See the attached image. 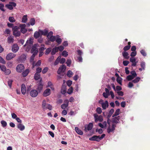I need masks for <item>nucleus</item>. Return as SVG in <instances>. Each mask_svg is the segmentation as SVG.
Here are the masks:
<instances>
[{
  "instance_id": "obj_20",
  "label": "nucleus",
  "mask_w": 150,
  "mask_h": 150,
  "mask_svg": "<svg viewBox=\"0 0 150 150\" xmlns=\"http://www.w3.org/2000/svg\"><path fill=\"white\" fill-rule=\"evenodd\" d=\"M120 116H119L117 117H114L112 120V122L113 123H115L116 124L118 123L119 122V120L120 119Z\"/></svg>"
},
{
  "instance_id": "obj_49",
  "label": "nucleus",
  "mask_w": 150,
  "mask_h": 150,
  "mask_svg": "<svg viewBox=\"0 0 150 150\" xmlns=\"http://www.w3.org/2000/svg\"><path fill=\"white\" fill-rule=\"evenodd\" d=\"M73 72L69 70L68 71L67 73V76L69 77H71L73 75Z\"/></svg>"
},
{
  "instance_id": "obj_5",
  "label": "nucleus",
  "mask_w": 150,
  "mask_h": 150,
  "mask_svg": "<svg viewBox=\"0 0 150 150\" xmlns=\"http://www.w3.org/2000/svg\"><path fill=\"white\" fill-rule=\"evenodd\" d=\"M93 115L96 122H97L98 121L101 122L103 121V117L102 115L98 116L97 114H94Z\"/></svg>"
},
{
  "instance_id": "obj_33",
  "label": "nucleus",
  "mask_w": 150,
  "mask_h": 150,
  "mask_svg": "<svg viewBox=\"0 0 150 150\" xmlns=\"http://www.w3.org/2000/svg\"><path fill=\"white\" fill-rule=\"evenodd\" d=\"M120 110L119 109H117L114 114L112 115V117H114L118 115L120 113Z\"/></svg>"
},
{
  "instance_id": "obj_34",
  "label": "nucleus",
  "mask_w": 150,
  "mask_h": 150,
  "mask_svg": "<svg viewBox=\"0 0 150 150\" xmlns=\"http://www.w3.org/2000/svg\"><path fill=\"white\" fill-rule=\"evenodd\" d=\"M61 58V56H59L56 60L55 61L54 64V65H56L58 64L59 62H60V60Z\"/></svg>"
},
{
  "instance_id": "obj_51",
  "label": "nucleus",
  "mask_w": 150,
  "mask_h": 150,
  "mask_svg": "<svg viewBox=\"0 0 150 150\" xmlns=\"http://www.w3.org/2000/svg\"><path fill=\"white\" fill-rule=\"evenodd\" d=\"M53 34V32L51 31H50V32H49L48 33L47 35H47V38L48 39L50 37L52 36Z\"/></svg>"
},
{
  "instance_id": "obj_32",
  "label": "nucleus",
  "mask_w": 150,
  "mask_h": 150,
  "mask_svg": "<svg viewBox=\"0 0 150 150\" xmlns=\"http://www.w3.org/2000/svg\"><path fill=\"white\" fill-rule=\"evenodd\" d=\"M122 54L124 57L126 59H128L129 58V57L128 56V53L125 51L123 52L122 53Z\"/></svg>"
},
{
  "instance_id": "obj_27",
  "label": "nucleus",
  "mask_w": 150,
  "mask_h": 150,
  "mask_svg": "<svg viewBox=\"0 0 150 150\" xmlns=\"http://www.w3.org/2000/svg\"><path fill=\"white\" fill-rule=\"evenodd\" d=\"M41 63V60H39L35 64L34 62L32 63V68H33L35 66H40Z\"/></svg>"
},
{
  "instance_id": "obj_38",
  "label": "nucleus",
  "mask_w": 150,
  "mask_h": 150,
  "mask_svg": "<svg viewBox=\"0 0 150 150\" xmlns=\"http://www.w3.org/2000/svg\"><path fill=\"white\" fill-rule=\"evenodd\" d=\"M140 79V78L139 77H137L135 79L133 80L132 82L135 83H137Z\"/></svg>"
},
{
  "instance_id": "obj_12",
  "label": "nucleus",
  "mask_w": 150,
  "mask_h": 150,
  "mask_svg": "<svg viewBox=\"0 0 150 150\" xmlns=\"http://www.w3.org/2000/svg\"><path fill=\"white\" fill-rule=\"evenodd\" d=\"M28 41L27 40L26 43L24 45V48L25 49L26 51H29L31 49V47L32 45H30L29 44H28Z\"/></svg>"
},
{
  "instance_id": "obj_59",
  "label": "nucleus",
  "mask_w": 150,
  "mask_h": 150,
  "mask_svg": "<svg viewBox=\"0 0 150 150\" xmlns=\"http://www.w3.org/2000/svg\"><path fill=\"white\" fill-rule=\"evenodd\" d=\"M77 73L78 72H76V74L73 77L75 81L78 79L79 77L78 74H77Z\"/></svg>"
},
{
  "instance_id": "obj_39",
  "label": "nucleus",
  "mask_w": 150,
  "mask_h": 150,
  "mask_svg": "<svg viewBox=\"0 0 150 150\" xmlns=\"http://www.w3.org/2000/svg\"><path fill=\"white\" fill-rule=\"evenodd\" d=\"M58 51L56 47L52 49V52H51V54L52 55H54L55 53Z\"/></svg>"
},
{
  "instance_id": "obj_26",
  "label": "nucleus",
  "mask_w": 150,
  "mask_h": 150,
  "mask_svg": "<svg viewBox=\"0 0 150 150\" xmlns=\"http://www.w3.org/2000/svg\"><path fill=\"white\" fill-rule=\"evenodd\" d=\"M75 129L76 132L78 134L80 135H82L83 134V132L78 127H76L75 128Z\"/></svg>"
},
{
  "instance_id": "obj_15",
  "label": "nucleus",
  "mask_w": 150,
  "mask_h": 150,
  "mask_svg": "<svg viewBox=\"0 0 150 150\" xmlns=\"http://www.w3.org/2000/svg\"><path fill=\"white\" fill-rule=\"evenodd\" d=\"M105 92L103 93V95L105 98H107L110 96V92L108 89L106 88H105Z\"/></svg>"
},
{
  "instance_id": "obj_56",
  "label": "nucleus",
  "mask_w": 150,
  "mask_h": 150,
  "mask_svg": "<svg viewBox=\"0 0 150 150\" xmlns=\"http://www.w3.org/2000/svg\"><path fill=\"white\" fill-rule=\"evenodd\" d=\"M145 62H141V64H140L143 70L145 69Z\"/></svg>"
},
{
  "instance_id": "obj_61",
  "label": "nucleus",
  "mask_w": 150,
  "mask_h": 150,
  "mask_svg": "<svg viewBox=\"0 0 150 150\" xmlns=\"http://www.w3.org/2000/svg\"><path fill=\"white\" fill-rule=\"evenodd\" d=\"M77 58V60L79 62H82V58L81 56H79L76 57Z\"/></svg>"
},
{
  "instance_id": "obj_3",
  "label": "nucleus",
  "mask_w": 150,
  "mask_h": 150,
  "mask_svg": "<svg viewBox=\"0 0 150 150\" xmlns=\"http://www.w3.org/2000/svg\"><path fill=\"white\" fill-rule=\"evenodd\" d=\"M19 29V27L15 26L13 27V35L16 37H19L21 35V31L18 30Z\"/></svg>"
},
{
  "instance_id": "obj_16",
  "label": "nucleus",
  "mask_w": 150,
  "mask_h": 150,
  "mask_svg": "<svg viewBox=\"0 0 150 150\" xmlns=\"http://www.w3.org/2000/svg\"><path fill=\"white\" fill-rule=\"evenodd\" d=\"M100 104H101L103 110L105 109L108 106V103L107 100H106L105 102H100Z\"/></svg>"
},
{
  "instance_id": "obj_6",
  "label": "nucleus",
  "mask_w": 150,
  "mask_h": 150,
  "mask_svg": "<svg viewBox=\"0 0 150 150\" xmlns=\"http://www.w3.org/2000/svg\"><path fill=\"white\" fill-rule=\"evenodd\" d=\"M66 68V66L65 65H62L58 69L57 72L58 74H60L62 73H64L65 71Z\"/></svg>"
},
{
  "instance_id": "obj_21",
  "label": "nucleus",
  "mask_w": 150,
  "mask_h": 150,
  "mask_svg": "<svg viewBox=\"0 0 150 150\" xmlns=\"http://www.w3.org/2000/svg\"><path fill=\"white\" fill-rule=\"evenodd\" d=\"M64 102L66 103L62 104L61 106V107L63 109H65L69 105V101L68 100H66Z\"/></svg>"
},
{
  "instance_id": "obj_40",
  "label": "nucleus",
  "mask_w": 150,
  "mask_h": 150,
  "mask_svg": "<svg viewBox=\"0 0 150 150\" xmlns=\"http://www.w3.org/2000/svg\"><path fill=\"white\" fill-rule=\"evenodd\" d=\"M57 38V35L56 36H52L48 38L49 40L52 42H53Z\"/></svg>"
},
{
  "instance_id": "obj_42",
  "label": "nucleus",
  "mask_w": 150,
  "mask_h": 150,
  "mask_svg": "<svg viewBox=\"0 0 150 150\" xmlns=\"http://www.w3.org/2000/svg\"><path fill=\"white\" fill-rule=\"evenodd\" d=\"M134 78V77L131 75H129L127 76L126 79L128 81H129L132 80Z\"/></svg>"
},
{
  "instance_id": "obj_11",
  "label": "nucleus",
  "mask_w": 150,
  "mask_h": 150,
  "mask_svg": "<svg viewBox=\"0 0 150 150\" xmlns=\"http://www.w3.org/2000/svg\"><path fill=\"white\" fill-rule=\"evenodd\" d=\"M37 45L36 44H34L32 47L31 51V52L33 54H37L38 52V49L36 47Z\"/></svg>"
},
{
  "instance_id": "obj_31",
  "label": "nucleus",
  "mask_w": 150,
  "mask_h": 150,
  "mask_svg": "<svg viewBox=\"0 0 150 150\" xmlns=\"http://www.w3.org/2000/svg\"><path fill=\"white\" fill-rule=\"evenodd\" d=\"M55 41L58 44H61L62 42V39L59 38V35H57Z\"/></svg>"
},
{
  "instance_id": "obj_52",
  "label": "nucleus",
  "mask_w": 150,
  "mask_h": 150,
  "mask_svg": "<svg viewBox=\"0 0 150 150\" xmlns=\"http://www.w3.org/2000/svg\"><path fill=\"white\" fill-rule=\"evenodd\" d=\"M96 111L98 114H101L102 112L101 108L100 107H98L96 109Z\"/></svg>"
},
{
  "instance_id": "obj_60",
  "label": "nucleus",
  "mask_w": 150,
  "mask_h": 150,
  "mask_svg": "<svg viewBox=\"0 0 150 150\" xmlns=\"http://www.w3.org/2000/svg\"><path fill=\"white\" fill-rule=\"evenodd\" d=\"M51 50V48H49L47 49L45 51V54H48L50 53Z\"/></svg>"
},
{
  "instance_id": "obj_18",
  "label": "nucleus",
  "mask_w": 150,
  "mask_h": 150,
  "mask_svg": "<svg viewBox=\"0 0 150 150\" xmlns=\"http://www.w3.org/2000/svg\"><path fill=\"white\" fill-rule=\"evenodd\" d=\"M50 89L49 88H47L44 91L43 95L44 96L46 97L50 95Z\"/></svg>"
},
{
  "instance_id": "obj_46",
  "label": "nucleus",
  "mask_w": 150,
  "mask_h": 150,
  "mask_svg": "<svg viewBox=\"0 0 150 150\" xmlns=\"http://www.w3.org/2000/svg\"><path fill=\"white\" fill-rule=\"evenodd\" d=\"M4 4L2 3H0V9L3 12L5 11V10L4 9Z\"/></svg>"
},
{
  "instance_id": "obj_50",
  "label": "nucleus",
  "mask_w": 150,
  "mask_h": 150,
  "mask_svg": "<svg viewBox=\"0 0 150 150\" xmlns=\"http://www.w3.org/2000/svg\"><path fill=\"white\" fill-rule=\"evenodd\" d=\"M35 20L34 18H31L30 21V24L32 25H33L35 24Z\"/></svg>"
},
{
  "instance_id": "obj_24",
  "label": "nucleus",
  "mask_w": 150,
  "mask_h": 150,
  "mask_svg": "<svg viewBox=\"0 0 150 150\" xmlns=\"http://www.w3.org/2000/svg\"><path fill=\"white\" fill-rule=\"evenodd\" d=\"M17 128L20 130L22 131L25 129V127L22 124L19 123L17 125Z\"/></svg>"
},
{
  "instance_id": "obj_8",
  "label": "nucleus",
  "mask_w": 150,
  "mask_h": 150,
  "mask_svg": "<svg viewBox=\"0 0 150 150\" xmlns=\"http://www.w3.org/2000/svg\"><path fill=\"white\" fill-rule=\"evenodd\" d=\"M12 51L14 53L16 52L19 49V47L16 44H14L11 47Z\"/></svg>"
},
{
  "instance_id": "obj_35",
  "label": "nucleus",
  "mask_w": 150,
  "mask_h": 150,
  "mask_svg": "<svg viewBox=\"0 0 150 150\" xmlns=\"http://www.w3.org/2000/svg\"><path fill=\"white\" fill-rule=\"evenodd\" d=\"M40 74L38 73H35V74L34 78L36 80H37L40 79Z\"/></svg>"
},
{
  "instance_id": "obj_2",
  "label": "nucleus",
  "mask_w": 150,
  "mask_h": 150,
  "mask_svg": "<svg viewBox=\"0 0 150 150\" xmlns=\"http://www.w3.org/2000/svg\"><path fill=\"white\" fill-rule=\"evenodd\" d=\"M42 107L44 110L47 109L51 110L52 108V106L50 104L47 103L45 100H44L42 102Z\"/></svg>"
},
{
  "instance_id": "obj_17",
  "label": "nucleus",
  "mask_w": 150,
  "mask_h": 150,
  "mask_svg": "<svg viewBox=\"0 0 150 150\" xmlns=\"http://www.w3.org/2000/svg\"><path fill=\"white\" fill-rule=\"evenodd\" d=\"M26 56L25 54H22L18 58V60L21 62H23L25 61Z\"/></svg>"
},
{
  "instance_id": "obj_22",
  "label": "nucleus",
  "mask_w": 150,
  "mask_h": 150,
  "mask_svg": "<svg viewBox=\"0 0 150 150\" xmlns=\"http://www.w3.org/2000/svg\"><path fill=\"white\" fill-rule=\"evenodd\" d=\"M21 91L22 94L23 95L25 94L26 92V88L25 85L23 84L21 86Z\"/></svg>"
},
{
  "instance_id": "obj_30",
  "label": "nucleus",
  "mask_w": 150,
  "mask_h": 150,
  "mask_svg": "<svg viewBox=\"0 0 150 150\" xmlns=\"http://www.w3.org/2000/svg\"><path fill=\"white\" fill-rule=\"evenodd\" d=\"M29 72V70L28 69H27L22 72V74L23 76L25 77L28 75Z\"/></svg>"
},
{
  "instance_id": "obj_1",
  "label": "nucleus",
  "mask_w": 150,
  "mask_h": 150,
  "mask_svg": "<svg viewBox=\"0 0 150 150\" xmlns=\"http://www.w3.org/2000/svg\"><path fill=\"white\" fill-rule=\"evenodd\" d=\"M105 136V134H102L101 136H97L94 135L93 137L89 138V139L90 140L95 141L97 142H99L100 140H102Z\"/></svg>"
},
{
  "instance_id": "obj_13",
  "label": "nucleus",
  "mask_w": 150,
  "mask_h": 150,
  "mask_svg": "<svg viewBox=\"0 0 150 150\" xmlns=\"http://www.w3.org/2000/svg\"><path fill=\"white\" fill-rule=\"evenodd\" d=\"M93 127V124L92 123H90L88 125H86L85 126V130L89 131Z\"/></svg>"
},
{
  "instance_id": "obj_47",
  "label": "nucleus",
  "mask_w": 150,
  "mask_h": 150,
  "mask_svg": "<svg viewBox=\"0 0 150 150\" xmlns=\"http://www.w3.org/2000/svg\"><path fill=\"white\" fill-rule=\"evenodd\" d=\"M131 75L133 76L134 78L137 76V75L136 72L134 71H132L130 72Z\"/></svg>"
},
{
  "instance_id": "obj_45",
  "label": "nucleus",
  "mask_w": 150,
  "mask_h": 150,
  "mask_svg": "<svg viewBox=\"0 0 150 150\" xmlns=\"http://www.w3.org/2000/svg\"><path fill=\"white\" fill-rule=\"evenodd\" d=\"M36 54H33L31 57H30V61L31 62L33 63L34 62H33V60H34L35 57V56Z\"/></svg>"
},
{
  "instance_id": "obj_28",
  "label": "nucleus",
  "mask_w": 150,
  "mask_h": 150,
  "mask_svg": "<svg viewBox=\"0 0 150 150\" xmlns=\"http://www.w3.org/2000/svg\"><path fill=\"white\" fill-rule=\"evenodd\" d=\"M48 85L47 87H50L52 91H54V88L52 83L51 81H49L48 82Z\"/></svg>"
},
{
  "instance_id": "obj_63",
  "label": "nucleus",
  "mask_w": 150,
  "mask_h": 150,
  "mask_svg": "<svg viewBox=\"0 0 150 150\" xmlns=\"http://www.w3.org/2000/svg\"><path fill=\"white\" fill-rule=\"evenodd\" d=\"M140 52L144 56H146V53L144 50H141Z\"/></svg>"
},
{
  "instance_id": "obj_19",
  "label": "nucleus",
  "mask_w": 150,
  "mask_h": 150,
  "mask_svg": "<svg viewBox=\"0 0 150 150\" xmlns=\"http://www.w3.org/2000/svg\"><path fill=\"white\" fill-rule=\"evenodd\" d=\"M39 31L40 33L41 36L42 35H46L48 32V30L46 29L43 30L39 29Z\"/></svg>"
},
{
  "instance_id": "obj_58",
  "label": "nucleus",
  "mask_w": 150,
  "mask_h": 150,
  "mask_svg": "<svg viewBox=\"0 0 150 150\" xmlns=\"http://www.w3.org/2000/svg\"><path fill=\"white\" fill-rule=\"evenodd\" d=\"M33 39L32 38H30L29 40H28V44L32 45L33 43Z\"/></svg>"
},
{
  "instance_id": "obj_37",
  "label": "nucleus",
  "mask_w": 150,
  "mask_h": 150,
  "mask_svg": "<svg viewBox=\"0 0 150 150\" xmlns=\"http://www.w3.org/2000/svg\"><path fill=\"white\" fill-rule=\"evenodd\" d=\"M27 15H24L22 17V22L23 23H26L27 20Z\"/></svg>"
},
{
  "instance_id": "obj_7",
  "label": "nucleus",
  "mask_w": 150,
  "mask_h": 150,
  "mask_svg": "<svg viewBox=\"0 0 150 150\" xmlns=\"http://www.w3.org/2000/svg\"><path fill=\"white\" fill-rule=\"evenodd\" d=\"M25 69L24 66L22 64H18L16 67V70L17 72L21 73Z\"/></svg>"
},
{
  "instance_id": "obj_48",
  "label": "nucleus",
  "mask_w": 150,
  "mask_h": 150,
  "mask_svg": "<svg viewBox=\"0 0 150 150\" xmlns=\"http://www.w3.org/2000/svg\"><path fill=\"white\" fill-rule=\"evenodd\" d=\"M116 80L118 83L120 84V85H122V79L121 78H117Z\"/></svg>"
},
{
  "instance_id": "obj_62",
  "label": "nucleus",
  "mask_w": 150,
  "mask_h": 150,
  "mask_svg": "<svg viewBox=\"0 0 150 150\" xmlns=\"http://www.w3.org/2000/svg\"><path fill=\"white\" fill-rule=\"evenodd\" d=\"M130 45H127L125 46L123 48V50L125 51L128 50L130 47Z\"/></svg>"
},
{
  "instance_id": "obj_54",
  "label": "nucleus",
  "mask_w": 150,
  "mask_h": 150,
  "mask_svg": "<svg viewBox=\"0 0 150 150\" xmlns=\"http://www.w3.org/2000/svg\"><path fill=\"white\" fill-rule=\"evenodd\" d=\"M57 50H59L60 51H62L64 49V47L62 46H60L58 47H56Z\"/></svg>"
},
{
  "instance_id": "obj_29",
  "label": "nucleus",
  "mask_w": 150,
  "mask_h": 150,
  "mask_svg": "<svg viewBox=\"0 0 150 150\" xmlns=\"http://www.w3.org/2000/svg\"><path fill=\"white\" fill-rule=\"evenodd\" d=\"M67 90L66 86L63 85L61 89V92L63 94H64L66 92Z\"/></svg>"
},
{
  "instance_id": "obj_41",
  "label": "nucleus",
  "mask_w": 150,
  "mask_h": 150,
  "mask_svg": "<svg viewBox=\"0 0 150 150\" xmlns=\"http://www.w3.org/2000/svg\"><path fill=\"white\" fill-rule=\"evenodd\" d=\"M0 69L2 71L4 72L6 70V67L5 65L0 64Z\"/></svg>"
},
{
  "instance_id": "obj_64",
  "label": "nucleus",
  "mask_w": 150,
  "mask_h": 150,
  "mask_svg": "<svg viewBox=\"0 0 150 150\" xmlns=\"http://www.w3.org/2000/svg\"><path fill=\"white\" fill-rule=\"evenodd\" d=\"M73 88L72 87H70L69 88L68 90L67 93L69 94H71L73 92Z\"/></svg>"
},
{
  "instance_id": "obj_55",
  "label": "nucleus",
  "mask_w": 150,
  "mask_h": 150,
  "mask_svg": "<svg viewBox=\"0 0 150 150\" xmlns=\"http://www.w3.org/2000/svg\"><path fill=\"white\" fill-rule=\"evenodd\" d=\"M130 61L132 63L137 62L136 61V59L134 57H131L130 59Z\"/></svg>"
},
{
  "instance_id": "obj_57",
  "label": "nucleus",
  "mask_w": 150,
  "mask_h": 150,
  "mask_svg": "<svg viewBox=\"0 0 150 150\" xmlns=\"http://www.w3.org/2000/svg\"><path fill=\"white\" fill-rule=\"evenodd\" d=\"M62 54L63 56L67 57L68 55V52L66 51H64L62 52Z\"/></svg>"
},
{
  "instance_id": "obj_4",
  "label": "nucleus",
  "mask_w": 150,
  "mask_h": 150,
  "mask_svg": "<svg viewBox=\"0 0 150 150\" xmlns=\"http://www.w3.org/2000/svg\"><path fill=\"white\" fill-rule=\"evenodd\" d=\"M16 6V4L13 2H11L9 3L8 4L6 5V7L8 9L10 10L13 9V7Z\"/></svg>"
},
{
  "instance_id": "obj_44",
  "label": "nucleus",
  "mask_w": 150,
  "mask_h": 150,
  "mask_svg": "<svg viewBox=\"0 0 150 150\" xmlns=\"http://www.w3.org/2000/svg\"><path fill=\"white\" fill-rule=\"evenodd\" d=\"M8 20L11 23L15 22L16 21L15 20L13 17H10L8 18Z\"/></svg>"
},
{
  "instance_id": "obj_10",
  "label": "nucleus",
  "mask_w": 150,
  "mask_h": 150,
  "mask_svg": "<svg viewBox=\"0 0 150 150\" xmlns=\"http://www.w3.org/2000/svg\"><path fill=\"white\" fill-rule=\"evenodd\" d=\"M116 126L115 124H112V126L111 127L110 125H109L107 129V132L108 133H110V132H112L115 130V127Z\"/></svg>"
},
{
  "instance_id": "obj_23",
  "label": "nucleus",
  "mask_w": 150,
  "mask_h": 150,
  "mask_svg": "<svg viewBox=\"0 0 150 150\" xmlns=\"http://www.w3.org/2000/svg\"><path fill=\"white\" fill-rule=\"evenodd\" d=\"M41 35L39 31V30L38 31H35L34 34V37L35 39H37L38 38L40 37L41 36Z\"/></svg>"
},
{
  "instance_id": "obj_9",
  "label": "nucleus",
  "mask_w": 150,
  "mask_h": 150,
  "mask_svg": "<svg viewBox=\"0 0 150 150\" xmlns=\"http://www.w3.org/2000/svg\"><path fill=\"white\" fill-rule=\"evenodd\" d=\"M16 56L15 54L13 53H10L7 55L6 59V60H9L14 57Z\"/></svg>"
},
{
  "instance_id": "obj_36",
  "label": "nucleus",
  "mask_w": 150,
  "mask_h": 150,
  "mask_svg": "<svg viewBox=\"0 0 150 150\" xmlns=\"http://www.w3.org/2000/svg\"><path fill=\"white\" fill-rule=\"evenodd\" d=\"M43 88V85L40 82L39 85L38 86L37 89L38 90L40 91Z\"/></svg>"
},
{
  "instance_id": "obj_53",
  "label": "nucleus",
  "mask_w": 150,
  "mask_h": 150,
  "mask_svg": "<svg viewBox=\"0 0 150 150\" xmlns=\"http://www.w3.org/2000/svg\"><path fill=\"white\" fill-rule=\"evenodd\" d=\"M5 74L6 75H8L11 73V70L9 69H6V70L4 72Z\"/></svg>"
},
{
  "instance_id": "obj_14",
  "label": "nucleus",
  "mask_w": 150,
  "mask_h": 150,
  "mask_svg": "<svg viewBox=\"0 0 150 150\" xmlns=\"http://www.w3.org/2000/svg\"><path fill=\"white\" fill-rule=\"evenodd\" d=\"M38 93L37 91L35 90H32L30 92V95L32 97H35L38 95Z\"/></svg>"
},
{
  "instance_id": "obj_25",
  "label": "nucleus",
  "mask_w": 150,
  "mask_h": 150,
  "mask_svg": "<svg viewBox=\"0 0 150 150\" xmlns=\"http://www.w3.org/2000/svg\"><path fill=\"white\" fill-rule=\"evenodd\" d=\"M13 38V36H10L8 38L7 41L9 43H11L13 42L14 41Z\"/></svg>"
},
{
  "instance_id": "obj_43",
  "label": "nucleus",
  "mask_w": 150,
  "mask_h": 150,
  "mask_svg": "<svg viewBox=\"0 0 150 150\" xmlns=\"http://www.w3.org/2000/svg\"><path fill=\"white\" fill-rule=\"evenodd\" d=\"M2 126L3 127H5L7 126V123L6 121L4 120H2L1 122Z\"/></svg>"
}]
</instances>
